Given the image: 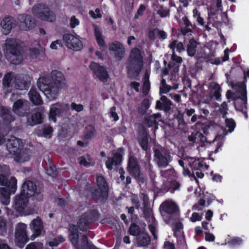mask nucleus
<instances>
[{"label": "nucleus", "mask_w": 249, "mask_h": 249, "mask_svg": "<svg viewBox=\"0 0 249 249\" xmlns=\"http://www.w3.org/2000/svg\"><path fill=\"white\" fill-rule=\"evenodd\" d=\"M38 87L50 101L56 99L60 90L67 86V82L64 74L60 71H53L46 77L38 79Z\"/></svg>", "instance_id": "nucleus-1"}, {"label": "nucleus", "mask_w": 249, "mask_h": 249, "mask_svg": "<svg viewBox=\"0 0 249 249\" xmlns=\"http://www.w3.org/2000/svg\"><path fill=\"white\" fill-rule=\"evenodd\" d=\"M109 50L115 52L116 57L121 59L124 56V49L122 44L116 41L112 43L109 47Z\"/></svg>", "instance_id": "nucleus-24"}, {"label": "nucleus", "mask_w": 249, "mask_h": 249, "mask_svg": "<svg viewBox=\"0 0 249 249\" xmlns=\"http://www.w3.org/2000/svg\"><path fill=\"white\" fill-rule=\"evenodd\" d=\"M28 101L22 99H18L14 102L13 106V111L19 116H24L25 109L27 107Z\"/></svg>", "instance_id": "nucleus-21"}, {"label": "nucleus", "mask_w": 249, "mask_h": 249, "mask_svg": "<svg viewBox=\"0 0 249 249\" xmlns=\"http://www.w3.org/2000/svg\"><path fill=\"white\" fill-rule=\"evenodd\" d=\"M92 221V213L91 212L86 213L81 216L78 222V226L81 231H86Z\"/></svg>", "instance_id": "nucleus-23"}, {"label": "nucleus", "mask_w": 249, "mask_h": 249, "mask_svg": "<svg viewBox=\"0 0 249 249\" xmlns=\"http://www.w3.org/2000/svg\"><path fill=\"white\" fill-rule=\"evenodd\" d=\"M159 33V30L157 29L150 30L148 32L147 36L150 40H154L156 38L157 36H158Z\"/></svg>", "instance_id": "nucleus-49"}, {"label": "nucleus", "mask_w": 249, "mask_h": 249, "mask_svg": "<svg viewBox=\"0 0 249 249\" xmlns=\"http://www.w3.org/2000/svg\"><path fill=\"white\" fill-rule=\"evenodd\" d=\"M8 188L9 190L4 187H0V201L5 205L10 203L11 194H13L11 191V188Z\"/></svg>", "instance_id": "nucleus-26"}, {"label": "nucleus", "mask_w": 249, "mask_h": 249, "mask_svg": "<svg viewBox=\"0 0 249 249\" xmlns=\"http://www.w3.org/2000/svg\"><path fill=\"white\" fill-rule=\"evenodd\" d=\"M211 94H213L216 100L219 101L221 100L220 91L221 89L218 84L215 83H212L209 87Z\"/></svg>", "instance_id": "nucleus-33"}, {"label": "nucleus", "mask_w": 249, "mask_h": 249, "mask_svg": "<svg viewBox=\"0 0 249 249\" xmlns=\"http://www.w3.org/2000/svg\"><path fill=\"white\" fill-rule=\"evenodd\" d=\"M189 161L190 166L194 169H199L203 166V162L202 159L190 158L189 159Z\"/></svg>", "instance_id": "nucleus-36"}, {"label": "nucleus", "mask_w": 249, "mask_h": 249, "mask_svg": "<svg viewBox=\"0 0 249 249\" xmlns=\"http://www.w3.org/2000/svg\"><path fill=\"white\" fill-rule=\"evenodd\" d=\"M178 89V85L176 84L172 87L168 86L166 84L165 80L163 79L161 81V86L160 88V93L166 94L168 93L171 89Z\"/></svg>", "instance_id": "nucleus-35"}, {"label": "nucleus", "mask_w": 249, "mask_h": 249, "mask_svg": "<svg viewBox=\"0 0 249 249\" xmlns=\"http://www.w3.org/2000/svg\"><path fill=\"white\" fill-rule=\"evenodd\" d=\"M157 13L161 17L163 18L168 16L169 11L167 8L161 7L158 10Z\"/></svg>", "instance_id": "nucleus-57"}, {"label": "nucleus", "mask_w": 249, "mask_h": 249, "mask_svg": "<svg viewBox=\"0 0 249 249\" xmlns=\"http://www.w3.org/2000/svg\"><path fill=\"white\" fill-rule=\"evenodd\" d=\"M94 35L96 41L101 49L106 47L104 36L102 30L97 26L94 25Z\"/></svg>", "instance_id": "nucleus-25"}, {"label": "nucleus", "mask_w": 249, "mask_h": 249, "mask_svg": "<svg viewBox=\"0 0 249 249\" xmlns=\"http://www.w3.org/2000/svg\"><path fill=\"white\" fill-rule=\"evenodd\" d=\"M242 242V240L238 237H235L228 240L227 243L232 246L239 245Z\"/></svg>", "instance_id": "nucleus-53"}, {"label": "nucleus", "mask_w": 249, "mask_h": 249, "mask_svg": "<svg viewBox=\"0 0 249 249\" xmlns=\"http://www.w3.org/2000/svg\"><path fill=\"white\" fill-rule=\"evenodd\" d=\"M90 68L94 75L99 80L103 82H106L107 80L108 75L106 69L104 66L92 62L90 64Z\"/></svg>", "instance_id": "nucleus-11"}, {"label": "nucleus", "mask_w": 249, "mask_h": 249, "mask_svg": "<svg viewBox=\"0 0 249 249\" xmlns=\"http://www.w3.org/2000/svg\"><path fill=\"white\" fill-rule=\"evenodd\" d=\"M160 117V114L156 113L154 114L151 116L148 117L146 121L149 126H152L153 125H156L155 128H157V119H158Z\"/></svg>", "instance_id": "nucleus-39"}, {"label": "nucleus", "mask_w": 249, "mask_h": 249, "mask_svg": "<svg viewBox=\"0 0 249 249\" xmlns=\"http://www.w3.org/2000/svg\"><path fill=\"white\" fill-rule=\"evenodd\" d=\"M15 242L20 248H22L29 240L27 233V226L22 223H18L15 227Z\"/></svg>", "instance_id": "nucleus-7"}, {"label": "nucleus", "mask_w": 249, "mask_h": 249, "mask_svg": "<svg viewBox=\"0 0 249 249\" xmlns=\"http://www.w3.org/2000/svg\"><path fill=\"white\" fill-rule=\"evenodd\" d=\"M180 26L182 27H187L189 26V22L186 17H183L181 19L178 20Z\"/></svg>", "instance_id": "nucleus-55"}, {"label": "nucleus", "mask_w": 249, "mask_h": 249, "mask_svg": "<svg viewBox=\"0 0 249 249\" xmlns=\"http://www.w3.org/2000/svg\"><path fill=\"white\" fill-rule=\"evenodd\" d=\"M18 20L20 21L19 27L21 30L28 31L32 29L35 26L34 21L32 18L26 15L19 16Z\"/></svg>", "instance_id": "nucleus-16"}, {"label": "nucleus", "mask_w": 249, "mask_h": 249, "mask_svg": "<svg viewBox=\"0 0 249 249\" xmlns=\"http://www.w3.org/2000/svg\"><path fill=\"white\" fill-rule=\"evenodd\" d=\"M116 108L115 107H112L110 108V117L113 118L114 121H117L119 119V117L115 112Z\"/></svg>", "instance_id": "nucleus-61"}, {"label": "nucleus", "mask_w": 249, "mask_h": 249, "mask_svg": "<svg viewBox=\"0 0 249 249\" xmlns=\"http://www.w3.org/2000/svg\"><path fill=\"white\" fill-rule=\"evenodd\" d=\"M196 44V42L194 40H190L187 47V51L189 56H192L195 54Z\"/></svg>", "instance_id": "nucleus-38"}, {"label": "nucleus", "mask_w": 249, "mask_h": 249, "mask_svg": "<svg viewBox=\"0 0 249 249\" xmlns=\"http://www.w3.org/2000/svg\"><path fill=\"white\" fill-rule=\"evenodd\" d=\"M8 60L12 64L18 65L22 61V56L19 50L7 53Z\"/></svg>", "instance_id": "nucleus-27"}, {"label": "nucleus", "mask_w": 249, "mask_h": 249, "mask_svg": "<svg viewBox=\"0 0 249 249\" xmlns=\"http://www.w3.org/2000/svg\"><path fill=\"white\" fill-rule=\"evenodd\" d=\"M10 174V169L8 166L0 165V185L10 187L11 192L15 193L17 189V180L15 177H12L8 181L7 178Z\"/></svg>", "instance_id": "nucleus-6"}, {"label": "nucleus", "mask_w": 249, "mask_h": 249, "mask_svg": "<svg viewBox=\"0 0 249 249\" xmlns=\"http://www.w3.org/2000/svg\"><path fill=\"white\" fill-rule=\"evenodd\" d=\"M174 171L171 169L165 171L162 170L161 171V176L165 178L173 176L174 175Z\"/></svg>", "instance_id": "nucleus-59"}, {"label": "nucleus", "mask_w": 249, "mask_h": 249, "mask_svg": "<svg viewBox=\"0 0 249 249\" xmlns=\"http://www.w3.org/2000/svg\"><path fill=\"white\" fill-rule=\"evenodd\" d=\"M146 219L149 223L148 227L150 231L154 236V238L156 239L157 238V236L155 233L156 222L151 212H149L147 215H146Z\"/></svg>", "instance_id": "nucleus-30"}, {"label": "nucleus", "mask_w": 249, "mask_h": 249, "mask_svg": "<svg viewBox=\"0 0 249 249\" xmlns=\"http://www.w3.org/2000/svg\"><path fill=\"white\" fill-rule=\"evenodd\" d=\"M15 25L14 20L12 17H5L0 23L1 32L4 34L7 35L10 32Z\"/></svg>", "instance_id": "nucleus-22"}, {"label": "nucleus", "mask_w": 249, "mask_h": 249, "mask_svg": "<svg viewBox=\"0 0 249 249\" xmlns=\"http://www.w3.org/2000/svg\"><path fill=\"white\" fill-rule=\"evenodd\" d=\"M32 155L30 150L23 148L13 155L15 161L18 163H24L28 161Z\"/></svg>", "instance_id": "nucleus-20"}, {"label": "nucleus", "mask_w": 249, "mask_h": 249, "mask_svg": "<svg viewBox=\"0 0 249 249\" xmlns=\"http://www.w3.org/2000/svg\"><path fill=\"white\" fill-rule=\"evenodd\" d=\"M129 231L131 235L134 236L140 235L142 232L139 226L135 224H132L130 226Z\"/></svg>", "instance_id": "nucleus-42"}, {"label": "nucleus", "mask_w": 249, "mask_h": 249, "mask_svg": "<svg viewBox=\"0 0 249 249\" xmlns=\"http://www.w3.org/2000/svg\"><path fill=\"white\" fill-rule=\"evenodd\" d=\"M23 144L21 140L14 136H10L7 140L6 147L12 155L21 150Z\"/></svg>", "instance_id": "nucleus-13"}, {"label": "nucleus", "mask_w": 249, "mask_h": 249, "mask_svg": "<svg viewBox=\"0 0 249 249\" xmlns=\"http://www.w3.org/2000/svg\"><path fill=\"white\" fill-rule=\"evenodd\" d=\"M22 195L26 196L29 198L41 193V190L37 189L34 182L27 180L24 182L22 186L21 191Z\"/></svg>", "instance_id": "nucleus-10"}, {"label": "nucleus", "mask_w": 249, "mask_h": 249, "mask_svg": "<svg viewBox=\"0 0 249 249\" xmlns=\"http://www.w3.org/2000/svg\"><path fill=\"white\" fill-rule=\"evenodd\" d=\"M89 14L92 18L95 19L102 17L101 10L99 8H96L94 12L92 10L90 11Z\"/></svg>", "instance_id": "nucleus-52"}, {"label": "nucleus", "mask_w": 249, "mask_h": 249, "mask_svg": "<svg viewBox=\"0 0 249 249\" xmlns=\"http://www.w3.org/2000/svg\"><path fill=\"white\" fill-rule=\"evenodd\" d=\"M142 66V56L138 49L132 50L128 63V72L130 74L137 75L141 71Z\"/></svg>", "instance_id": "nucleus-5"}, {"label": "nucleus", "mask_w": 249, "mask_h": 249, "mask_svg": "<svg viewBox=\"0 0 249 249\" xmlns=\"http://www.w3.org/2000/svg\"><path fill=\"white\" fill-rule=\"evenodd\" d=\"M150 243V236L146 232H142L137 238V243L140 246H146Z\"/></svg>", "instance_id": "nucleus-34"}, {"label": "nucleus", "mask_w": 249, "mask_h": 249, "mask_svg": "<svg viewBox=\"0 0 249 249\" xmlns=\"http://www.w3.org/2000/svg\"><path fill=\"white\" fill-rule=\"evenodd\" d=\"M80 24L79 20L75 16L71 17L69 21V25L71 28H75Z\"/></svg>", "instance_id": "nucleus-48"}, {"label": "nucleus", "mask_w": 249, "mask_h": 249, "mask_svg": "<svg viewBox=\"0 0 249 249\" xmlns=\"http://www.w3.org/2000/svg\"><path fill=\"white\" fill-rule=\"evenodd\" d=\"M128 170L136 178L139 179L141 182L143 181L142 178H141L140 168L137 160L132 156L130 157L129 159Z\"/></svg>", "instance_id": "nucleus-14"}, {"label": "nucleus", "mask_w": 249, "mask_h": 249, "mask_svg": "<svg viewBox=\"0 0 249 249\" xmlns=\"http://www.w3.org/2000/svg\"><path fill=\"white\" fill-rule=\"evenodd\" d=\"M64 239L63 237L61 236H59L54 238L53 241L49 242V245L50 247H55L64 242Z\"/></svg>", "instance_id": "nucleus-45"}, {"label": "nucleus", "mask_w": 249, "mask_h": 249, "mask_svg": "<svg viewBox=\"0 0 249 249\" xmlns=\"http://www.w3.org/2000/svg\"><path fill=\"white\" fill-rule=\"evenodd\" d=\"M95 135V129L92 125H89L87 127L86 137L90 138Z\"/></svg>", "instance_id": "nucleus-50"}, {"label": "nucleus", "mask_w": 249, "mask_h": 249, "mask_svg": "<svg viewBox=\"0 0 249 249\" xmlns=\"http://www.w3.org/2000/svg\"><path fill=\"white\" fill-rule=\"evenodd\" d=\"M160 100L162 104L166 108H169L172 105V102L170 100L168 99L165 96H161Z\"/></svg>", "instance_id": "nucleus-56"}, {"label": "nucleus", "mask_w": 249, "mask_h": 249, "mask_svg": "<svg viewBox=\"0 0 249 249\" xmlns=\"http://www.w3.org/2000/svg\"><path fill=\"white\" fill-rule=\"evenodd\" d=\"M71 107L72 110H74L77 112H80L83 109V107L81 104H76L75 103H72Z\"/></svg>", "instance_id": "nucleus-60"}, {"label": "nucleus", "mask_w": 249, "mask_h": 249, "mask_svg": "<svg viewBox=\"0 0 249 249\" xmlns=\"http://www.w3.org/2000/svg\"><path fill=\"white\" fill-rule=\"evenodd\" d=\"M123 151L122 149H118L113 152V157H109L106 162V167L107 169L111 170L113 166L119 164L122 161Z\"/></svg>", "instance_id": "nucleus-18"}, {"label": "nucleus", "mask_w": 249, "mask_h": 249, "mask_svg": "<svg viewBox=\"0 0 249 249\" xmlns=\"http://www.w3.org/2000/svg\"><path fill=\"white\" fill-rule=\"evenodd\" d=\"M30 226L31 229L34 231V234L32 236V240L37 236L44 234V231L43 230L42 223L39 218L33 220Z\"/></svg>", "instance_id": "nucleus-17"}, {"label": "nucleus", "mask_w": 249, "mask_h": 249, "mask_svg": "<svg viewBox=\"0 0 249 249\" xmlns=\"http://www.w3.org/2000/svg\"><path fill=\"white\" fill-rule=\"evenodd\" d=\"M150 89V83L148 80V76L145 74L144 81L143 85V90L145 94H146Z\"/></svg>", "instance_id": "nucleus-51"}, {"label": "nucleus", "mask_w": 249, "mask_h": 249, "mask_svg": "<svg viewBox=\"0 0 249 249\" xmlns=\"http://www.w3.org/2000/svg\"><path fill=\"white\" fill-rule=\"evenodd\" d=\"M202 218V214L201 213H194L190 217L192 222H195L197 221H200Z\"/></svg>", "instance_id": "nucleus-54"}, {"label": "nucleus", "mask_w": 249, "mask_h": 249, "mask_svg": "<svg viewBox=\"0 0 249 249\" xmlns=\"http://www.w3.org/2000/svg\"><path fill=\"white\" fill-rule=\"evenodd\" d=\"M63 40L65 45L70 49L79 51L83 47L82 43L77 35L66 34L63 36Z\"/></svg>", "instance_id": "nucleus-9"}, {"label": "nucleus", "mask_w": 249, "mask_h": 249, "mask_svg": "<svg viewBox=\"0 0 249 249\" xmlns=\"http://www.w3.org/2000/svg\"><path fill=\"white\" fill-rule=\"evenodd\" d=\"M80 164L85 166H89L94 164V162L89 158L86 159L84 157H80L78 159Z\"/></svg>", "instance_id": "nucleus-44"}, {"label": "nucleus", "mask_w": 249, "mask_h": 249, "mask_svg": "<svg viewBox=\"0 0 249 249\" xmlns=\"http://www.w3.org/2000/svg\"><path fill=\"white\" fill-rule=\"evenodd\" d=\"M29 97L30 101L36 105H38L42 103V101L40 95L35 89L32 88L29 93Z\"/></svg>", "instance_id": "nucleus-31"}, {"label": "nucleus", "mask_w": 249, "mask_h": 249, "mask_svg": "<svg viewBox=\"0 0 249 249\" xmlns=\"http://www.w3.org/2000/svg\"><path fill=\"white\" fill-rule=\"evenodd\" d=\"M97 187L93 192V197L95 199L103 200L108 195V187L107 182L102 176H97L96 178Z\"/></svg>", "instance_id": "nucleus-8"}, {"label": "nucleus", "mask_w": 249, "mask_h": 249, "mask_svg": "<svg viewBox=\"0 0 249 249\" xmlns=\"http://www.w3.org/2000/svg\"><path fill=\"white\" fill-rule=\"evenodd\" d=\"M39 53L38 50L36 48L30 49L29 52L31 57L32 58H35L39 54Z\"/></svg>", "instance_id": "nucleus-62"}, {"label": "nucleus", "mask_w": 249, "mask_h": 249, "mask_svg": "<svg viewBox=\"0 0 249 249\" xmlns=\"http://www.w3.org/2000/svg\"><path fill=\"white\" fill-rule=\"evenodd\" d=\"M20 79L17 78V75L13 72H10L6 73L2 80L3 86L4 89L10 88H16L20 90L26 89L29 86V81H26L21 83Z\"/></svg>", "instance_id": "nucleus-4"}, {"label": "nucleus", "mask_w": 249, "mask_h": 249, "mask_svg": "<svg viewBox=\"0 0 249 249\" xmlns=\"http://www.w3.org/2000/svg\"><path fill=\"white\" fill-rule=\"evenodd\" d=\"M32 12L35 17L44 21L52 22L56 19L54 12L43 4L35 5L32 9Z\"/></svg>", "instance_id": "nucleus-2"}, {"label": "nucleus", "mask_w": 249, "mask_h": 249, "mask_svg": "<svg viewBox=\"0 0 249 249\" xmlns=\"http://www.w3.org/2000/svg\"><path fill=\"white\" fill-rule=\"evenodd\" d=\"M62 108V105L60 103L54 104L50 107L49 119L53 122L56 121V117L59 116L60 113V109Z\"/></svg>", "instance_id": "nucleus-28"}, {"label": "nucleus", "mask_w": 249, "mask_h": 249, "mask_svg": "<svg viewBox=\"0 0 249 249\" xmlns=\"http://www.w3.org/2000/svg\"><path fill=\"white\" fill-rule=\"evenodd\" d=\"M225 124L228 128V132H231L233 131L235 126V123L232 119H226Z\"/></svg>", "instance_id": "nucleus-43"}, {"label": "nucleus", "mask_w": 249, "mask_h": 249, "mask_svg": "<svg viewBox=\"0 0 249 249\" xmlns=\"http://www.w3.org/2000/svg\"><path fill=\"white\" fill-rule=\"evenodd\" d=\"M6 53L18 50V44L17 40L14 38H9L6 40L5 43Z\"/></svg>", "instance_id": "nucleus-29"}, {"label": "nucleus", "mask_w": 249, "mask_h": 249, "mask_svg": "<svg viewBox=\"0 0 249 249\" xmlns=\"http://www.w3.org/2000/svg\"><path fill=\"white\" fill-rule=\"evenodd\" d=\"M155 156L159 166L160 167H165L171 160V156L168 152H160L159 150L156 149Z\"/></svg>", "instance_id": "nucleus-15"}, {"label": "nucleus", "mask_w": 249, "mask_h": 249, "mask_svg": "<svg viewBox=\"0 0 249 249\" xmlns=\"http://www.w3.org/2000/svg\"><path fill=\"white\" fill-rule=\"evenodd\" d=\"M161 214L163 218L166 220L167 214H171L177 211V207L176 204L172 200H168L162 204L160 206Z\"/></svg>", "instance_id": "nucleus-19"}, {"label": "nucleus", "mask_w": 249, "mask_h": 249, "mask_svg": "<svg viewBox=\"0 0 249 249\" xmlns=\"http://www.w3.org/2000/svg\"><path fill=\"white\" fill-rule=\"evenodd\" d=\"M9 110L6 108H2L0 111V114L3 120L7 121H12L13 119L11 115L9 113Z\"/></svg>", "instance_id": "nucleus-41"}, {"label": "nucleus", "mask_w": 249, "mask_h": 249, "mask_svg": "<svg viewBox=\"0 0 249 249\" xmlns=\"http://www.w3.org/2000/svg\"><path fill=\"white\" fill-rule=\"evenodd\" d=\"M43 246L40 242H33L27 246L25 249H43Z\"/></svg>", "instance_id": "nucleus-46"}, {"label": "nucleus", "mask_w": 249, "mask_h": 249, "mask_svg": "<svg viewBox=\"0 0 249 249\" xmlns=\"http://www.w3.org/2000/svg\"><path fill=\"white\" fill-rule=\"evenodd\" d=\"M42 115L39 112H36L28 118L27 123L29 125L33 126L42 123Z\"/></svg>", "instance_id": "nucleus-32"}, {"label": "nucleus", "mask_w": 249, "mask_h": 249, "mask_svg": "<svg viewBox=\"0 0 249 249\" xmlns=\"http://www.w3.org/2000/svg\"><path fill=\"white\" fill-rule=\"evenodd\" d=\"M231 86L232 89L236 90L238 93L240 95L239 96L241 102L243 105L242 107H240L238 106V101H236L235 104V107L239 111H242L246 119H247L248 116L247 111V91H246V86L243 82H232L230 84Z\"/></svg>", "instance_id": "nucleus-3"}, {"label": "nucleus", "mask_w": 249, "mask_h": 249, "mask_svg": "<svg viewBox=\"0 0 249 249\" xmlns=\"http://www.w3.org/2000/svg\"><path fill=\"white\" fill-rule=\"evenodd\" d=\"M164 249H175V246L172 243L166 241L164 243Z\"/></svg>", "instance_id": "nucleus-64"}, {"label": "nucleus", "mask_w": 249, "mask_h": 249, "mask_svg": "<svg viewBox=\"0 0 249 249\" xmlns=\"http://www.w3.org/2000/svg\"><path fill=\"white\" fill-rule=\"evenodd\" d=\"M206 236H205V240L207 241H210L213 242L214 240V236L211 233H210L209 232H206L205 233Z\"/></svg>", "instance_id": "nucleus-63"}, {"label": "nucleus", "mask_w": 249, "mask_h": 249, "mask_svg": "<svg viewBox=\"0 0 249 249\" xmlns=\"http://www.w3.org/2000/svg\"><path fill=\"white\" fill-rule=\"evenodd\" d=\"M139 142L143 149L146 150L147 149V138L146 134H143L139 140Z\"/></svg>", "instance_id": "nucleus-47"}, {"label": "nucleus", "mask_w": 249, "mask_h": 249, "mask_svg": "<svg viewBox=\"0 0 249 249\" xmlns=\"http://www.w3.org/2000/svg\"><path fill=\"white\" fill-rule=\"evenodd\" d=\"M172 63H170L168 65L169 67V70H167L165 69V70H163L162 72L163 74L164 75H166L169 73H171L174 76V79H176V75L175 74L178 72L179 70V66L175 65L173 66V68H172Z\"/></svg>", "instance_id": "nucleus-37"}, {"label": "nucleus", "mask_w": 249, "mask_h": 249, "mask_svg": "<svg viewBox=\"0 0 249 249\" xmlns=\"http://www.w3.org/2000/svg\"><path fill=\"white\" fill-rule=\"evenodd\" d=\"M169 47L172 49L174 52L175 49L177 50V51L178 52H181L184 50V47L183 44L181 42H178L177 41H174L171 42L169 45Z\"/></svg>", "instance_id": "nucleus-40"}, {"label": "nucleus", "mask_w": 249, "mask_h": 249, "mask_svg": "<svg viewBox=\"0 0 249 249\" xmlns=\"http://www.w3.org/2000/svg\"><path fill=\"white\" fill-rule=\"evenodd\" d=\"M28 198L29 197L26 196L22 195L21 192L20 194L16 196L13 207L18 213H22L25 212Z\"/></svg>", "instance_id": "nucleus-12"}, {"label": "nucleus", "mask_w": 249, "mask_h": 249, "mask_svg": "<svg viewBox=\"0 0 249 249\" xmlns=\"http://www.w3.org/2000/svg\"><path fill=\"white\" fill-rule=\"evenodd\" d=\"M62 45L61 41L60 40H56L52 42L50 45V48L53 50H56Z\"/></svg>", "instance_id": "nucleus-58"}]
</instances>
